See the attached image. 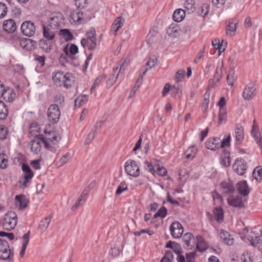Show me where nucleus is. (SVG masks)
<instances>
[{
	"instance_id": "1a4fd4ad",
	"label": "nucleus",
	"mask_w": 262,
	"mask_h": 262,
	"mask_svg": "<svg viewBox=\"0 0 262 262\" xmlns=\"http://www.w3.org/2000/svg\"><path fill=\"white\" fill-rule=\"evenodd\" d=\"M233 169L237 174L244 175L247 170V166L245 161L242 159L235 160L233 164Z\"/></svg>"
},
{
	"instance_id": "c85d7f7f",
	"label": "nucleus",
	"mask_w": 262,
	"mask_h": 262,
	"mask_svg": "<svg viewBox=\"0 0 262 262\" xmlns=\"http://www.w3.org/2000/svg\"><path fill=\"white\" fill-rule=\"evenodd\" d=\"M42 141L39 138H36L31 141L30 149L32 152L37 154L41 150V143Z\"/></svg>"
},
{
	"instance_id": "37998d69",
	"label": "nucleus",
	"mask_w": 262,
	"mask_h": 262,
	"mask_svg": "<svg viewBox=\"0 0 262 262\" xmlns=\"http://www.w3.org/2000/svg\"><path fill=\"white\" fill-rule=\"evenodd\" d=\"M59 34L61 36H63L67 41L72 40L73 39V34L68 29H61Z\"/></svg>"
},
{
	"instance_id": "338daca9",
	"label": "nucleus",
	"mask_w": 262,
	"mask_h": 262,
	"mask_svg": "<svg viewBox=\"0 0 262 262\" xmlns=\"http://www.w3.org/2000/svg\"><path fill=\"white\" fill-rule=\"evenodd\" d=\"M230 141L231 136L229 135L226 139H223L222 141L221 140L220 147L224 148L226 146H229L230 145Z\"/></svg>"
},
{
	"instance_id": "2f4dec72",
	"label": "nucleus",
	"mask_w": 262,
	"mask_h": 262,
	"mask_svg": "<svg viewBox=\"0 0 262 262\" xmlns=\"http://www.w3.org/2000/svg\"><path fill=\"white\" fill-rule=\"evenodd\" d=\"M251 135L255 139L258 146L261 149L262 151V143H261V138L260 134L258 130V129L256 128L254 125L253 126L252 130L251 131Z\"/></svg>"
},
{
	"instance_id": "4be33fe9",
	"label": "nucleus",
	"mask_w": 262,
	"mask_h": 262,
	"mask_svg": "<svg viewBox=\"0 0 262 262\" xmlns=\"http://www.w3.org/2000/svg\"><path fill=\"white\" fill-rule=\"evenodd\" d=\"M238 21H229L226 27V34L227 36H232L235 34V32L238 27Z\"/></svg>"
},
{
	"instance_id": "79ce46f5",
	"label": "nucleus",
	"mask_w": 262,
	"mask_h": 262,
	"mask_svg": "<svg viewBox=\"0 0 262 262\" xmlns=\"http://www.w3.org/2000/svg\"><path fill=\"white\" fill-rule=\"evenodd\" d=\"M252 176L257 181L262 180V168L260 166L256 167L252 173Z\"/></svg>"
},
{
	"instance_id": "49530a36",
	"label": "nucleus",
	"mask_w": 262,
	"mask_h": 262,
	"mask_svg": "<svg viewBox=\"0 0 262 262\" xmlns=\"http://www.w3.org/2000/svg\"><path fill=\"white\" fill-rule=\"evenodd\" d=\"M196 152V147L192 146L188 148L185 151V155L187 159L193 158Z\"/></svg>"
},
{
	"instance_id": "052dcab7",
	"label": "nucleus",
	"mask_w": 262,
	"mask_h": 262,
	"mask_svg": "<svg viewBox=\"0 0 262 262\" xmlns=\"http://www.w3.org/2000/svg\"><path fill=\"white\" fill-rule=\"evenodd\" d=\"M34 60L40 65L41 67H43L45 64L46 57L45 56H39L36 55Z\"/></svg>"
},
{
	"instance_id": "0eeeda50",
	"label": "nucleus",
	"mask_w": 262,
	"mask_h": 262,
	"mask_svg": "<svg viewBox=\"0 0 262 262\" xmlns=\"http://www.w3.org/2000/svg\"><path fill=\"white\" fill-rule=\"evenodd\" d=\"M21 31L22 33L28 37L33 36L35 32V27L34 24L31 21H26L21 25Z\"/></svg>"
},
{
	"instance_id": "a878e982",
	"label": "nucleus",
	"mask_w": 262,
	"mask_h": 262,
	"mask_svg": "<svg viewBox=\"0 0 262 262\" xmlns=\"http://www.w3.org/2000/svg\"><path fill=\"white\" fill-rule=\"evenodd\" d=\"M62 16L61 14L58 15H55L50 18L49 24L48 25L51 27L57 28L58 30V27H60L62 22Z\"/></svg>"
},
{
	"instance_id": "69168bd1",
	"label": "nucleus",
	"mask_w": 262,
	"mask_h": 262,
	"mask_svg": "<svg viewBox=\"0 0 262 262\" xmlns=\"http://www.w3.org/2000/svg\"><path fill=\"white\" fill-rule=\"evenodd\" d=\"M142 233H147L149 235H152L154 234V232L152 230H150L149 229H142L141 230H140V231H136L134 233V235L135 236H140L141 235V234Z\"/></svg>"
},
{
	"instance_id": "4c0bfd02",
	"label": "nucleus",
	"mask_w": 262,
	"mask_h": 262,
	"mask_svg": "<svg viewBox=\"0 0 262 262\" xmlns=\"http://www.w3.org/2000/svg\"><path fill=\"white\" fill-rule=\"evenodd\" d=\"M223 67V62L221 61L217 63L215 73L213 76V78L216 80L217 82H219L222 75V68Z\"/></svg>"
},
{
	"instance_id": "6e6d98bb",
	"label": "nucleus",
	"mask_w": 262,
	"mask_h": 262,
	"mask_svg": "<svg viewBox=\"0 0 262 262\" xmlns=\"http://www.w3.org/2000/svg\"><path fill=\"white\" fill-rule=\"evenodd\" d=\"M241 262H253L252 256L247 252H245L242 255Z\"/></svg>"
},
{
	"instance_id": "393cba45",
	"label": "nucleus",
	"mask_w": 262,
	"mask_h": 262,
	"mask_svg": "<svg viewBox=\"0 0 262 262\" xmlns=\"http://www.w3.org/2000/svg\"><path fill=\"white\" fill-rule=\"evenodd\" d=\"M196 247L200 252H204L208 248V245L205 241L203 237L200 235L197 236L196 237Z\"/></svg>"
},
{
	"instance_id": "a211bd4d",
	"label": "nucleus",
	"mask_w": 262,
	"mask_h": 262,
	"mask_svg": "<svg viewBox=\"0 0 262 262\" xmlns=\"http://www.w3.org/2000/svg\"><path fill=\"white\" fill-rule=\"evenodd\" d=\"M221 140L219 138H211L207 140L205 145L207 148L215 150L220 147Z\"/></svg>"
},
{
	"instance_id": "a18cd8bd",
	"label": "nucleus",
	"mask_w": 262,
	"mask_h": 262,
	"mask_svg": "<svg viewBox=\"0 0 262 262\" xmlns=\"http://www.w3.org/2000/svg\"><path fill=\"white\" fill-rule=\"evenodd\" d=\"M155 166L157 169V171L158 175L160 176H164L166 175L167 171L164 167L163 166H160V161L158 160L155 161Z\"/></svg>"
},
{
	"instance_id": "cd10ccee",
	"label": "nucleus",
	"mask_w": 262,
	"mask_h": 262,
	"mask_svg": "<svg viewBox=\"0 0 262 262\" xmlns=\"http://www.w3.org/2000/svg\"><path fill=\"white\" fill-rule=\"evenodd\" d=\"M119 75V72H118V67H116L113 69V73L106 81V87L107 88H111L116 82Z\"/></svg>"
},
{
	"instance_id": "72a5a7b5",
	"label": "nucleus",
	"mask_w": 262,
	"mask_h": 262,
	"mask_svg": "<svg viewBox=\"0 0 262 262\" xmlns=\"http://www.w3.org/2000/svg\"><path fill=\"white\" fill-rule=\"evenodd\" d=\"M16 204L20 209L26 208L28 205V201L24 195L15 196Z\"/></svg>"
},
{
	"instance_id": "f8f14e48",
	"label": "nucleus",
	"mask_w": 262,
	"mask_h": 262,
	"mask_svg": "<svg viewBox=\"0 0 262 262\" xmlns=\"http://www.w3.org/2000/svg\"><path fill=\"white\" fill-rule=\"evenodd\" d=\"M183 241L185 244L184 247L187 249H191L196 244V240L192 233L187 232L183 237Z\"/></svg>"
},
{
	"instance_id": "c03bdc74",
	"label": "nucleus",
	"mask_w": 262,
	"mask_h": 262,
	"mask_svg": "<svg viewBox=\"0 0 262 262\" xmlns=\"http://www.w3.org/2000/svg\"><path fill=\"white\" fill-rule=\"evenodd\" d=\"M106 76L105 75H101L99 76L95 80L94 83L92 85L91 89V93L95 90L96 88L98 86L100 83L106 78Z\"/></svg>"
},
{
	"instance_id": "ddd939ff",
	"label": "nucleus",
	"mask_w": 262,
	"mask_h": 262,
	"mask_svg": "<svg viewBox=\"0 0 262 262\" xmlns=\"http://www.w3.org/2000/svg\"><path fill=\"white\" fill-rule=\"evenodd\" d=\"M22 170L24 173V181L22 186L23 187H26L27 183L33 178L34 173L29 165L25 163H23L22 165Z\"/></svg>"
},
{
	"instance_id": "5701e85b",
	"label": "nucleus",
	"mask_w": 262,
	"mask_h": 262,
	"mask_svg": "<svg viewBox=\"0 0 262 262\" xmlns=\"http://www.w3.org/2000/svg\"><path fill=\"white\" fill-rule=\"evenodd\" d=\"M235 135L236 143L239 144L244 139V127L240 125H237L235 128Z\"/></svg>"
},
{
	"instance_id": "09e8293b",
	"label": "nucleus",
	"mask_w": 262,
	"mask_h": 262,
	"mask_svg": "<svg viewBox=\"0 0 262 262\" xmlns=\"http://www.w3.org/2000/svg\"><path fill=\"white\" fill-rule=\"evenodd\" d=\"M7 156L5 154H0V168L5 169L8 167Z\"/></svg>"
},
{
	"instance_id": "473e14b6",
	"label": "nucleus",
	"mask_w": 262,
	"mask_h": 262,
	"mask_svg": "<svg viewBox=\"0 0 262 262\" xmlns=\"http://www.w3.org/2000/svg\"><path fill=\"white\" fill-rule=\"evenodd\" d=\"M221 162L225 167H228L230 165V153L226 150H224L221 157Z\"/></svg>"
},
{
	"instance_id": "f704fd0d",
	"label": "nucleus",
	"mask_w": 262,
	"mask_h": 262,
	"mask_svg": "<svg viewBox=\"0 0 262 262\" xmlns=\"http://www.w3.org/2000/svg\"><path fill=\"white\" fill-rule=\"evenodd\" d=\"M11 94L10 91H7L4 89V85L0 81V97H3L4 99L8 102H11L13 100L12 97L9 96Z\"/></svg>"
},
{
	"instance_id": "6ab92c4d",
	"label": "nucleus",
	"mask_w": 262,
	"mask_h": 262,
	"mask_svg": "<svg viewBox=\"0 0 262 262\" xmlns=\"http://www.w3.org/2000/svg\"><path fill=\"white\" fill-rule=\"evenodd\" d=\"M222 191L227 194H232L234 192V187L232 182L230 181H223L221 183Z\"/></svg>"
},
{
	"instance_id": "8fccbe9b",
	"label": "nucleus",
	"mask_w": 262,
	"mask_h": 262,
	"mask_svg": "<svg viewBox=\"0 0 262 262\" xmlns=\"http://www.w3.org/2000/svg\"><path fill=\"white\" fill-rule=\"evenodd\" d=\"M128 189V187L125 182H121L118 186L116 194L118 195H120L123 191H126Z\"/></svg>"
},
{
	"instance_id": "3c124183",
	"label": "nucleus",
	"mask_w": 262,
	"mask_h": 262,
	"mask_svg": "<svg viewBox=\"0 0 262 262\" xmlns=\"http://www.w3.org/2000/svg\"><path fill=\"white\" fill-rule=\"evenodd\" d=\"M167 209L163 206L161 207L157 213H156L154 215L155 218H157L158 217H161L162 218H164L166 216L167 214Z\"/></svg>"
},
{
	"instance_id": "f03ea898",
	"label": "nucleus",
	"mask_w": 262,
	"mask_h": 262,
	"mask_svg": "<svg viewBox=\"0 0 262 262\" xmlns=\"http://www.w3.org/2000/svg\"><path fill=\"white\" fill-rule=\"evenodd\" d=\"M71 74L64 73L61 71H58L53 73L52 79L54 84L57 86H63L69 88L73 84V78Z\"/></svg>"
},
{
	"instance_id": "603ef678",
	"label": "nucleus",
	"mask_w": 262,
	"mask_h": 262,
	"mask_svg": "<svg viewBox=\"0 0 262 262\" xmlns=\"http://www.w3.org/2000/svg\"><path fill=\"white\" fill-rule=\"evenodd\" d=\"M173 258V255L171 251H168L165 256L161 259V262H170Z\"/></svg>"
},
{
	"instance_id": "2eb2a0df",
	"label": "nucleus",
	"mask_w": 262,
	"mask_h": 262,
	"mask_svg": "<svg viewBox=\"0 0 262 262\" xmlns=\"http://www.w3.org/2000/svg\"><path fill=\"white\" fill-rule=\"evenodd\" d=\"M4 30L8 33H12L16 29V24L12 19L5 20L3 24Z\"/></svg>"
},
{
	"instance_id": "aec40b11",
	"label": "nucleus",
	"mask_w": 262,
	"mask_h": 262,
	"mask_svg": "<svg viewBox=\"0 0 262 262\" xmlns=\"http://www.w3.org/2000/svg\"><path fill=\"white\" fill-rule=\"evenodd\" d=\"M83 17V14L79 9L74 10L70 14V21L71 24L79 23Z\"/></svg>"
},
{
	"instance_id": "0e129e2a",
	"label": "nucleus",
	"mask_w": 262,
	"mask_h": 262,
	"mask_svg": "<svg viewBox=\"0 0 262 262\" xmlns=\"http://www.w3.org/2000/svg\"><path fill=\"white\" fill-rule=\"evenodd\" d=\"M196 253L195 252H191L186 254L187 262H195Z\"/></svg>"
},
{
	"instance_id": "412c9836",
	"label": "nucleus",
	"mask_w": 262,
	"mask_h": 262,
	"mask_svg": "<svg viewBox=\"0 0 262 262\" xmlns=\"http://www.w3.org/2000/svg\"><path fill=\"white\" fill-rule=\"evenodd\" d=\"M39 46L43 51L49 53L52 50V41L41 39L39 41Z\"/></svg>"
},
{
	"instance_id": "9b49d317",
	"label": "nucleus",
	"mask_w": 262,
	"mask_h": 262,
	"mask_svg": "<svg viewBox=\"0 0 262 262\" xmlns=\"http://www.w3.org/2000/svg\"><path fill=\"white\" fill-rule=\"evenodd\" d=\"M43 35L44 37L47 40L52 41L55 37L56 34L58 30L57 28H54L47 26H43Z\"/></svg>"
},
{
	"instance_id": "7ed1b4c3",
	"label": "nucleus",
	"mask_w": 262,
	"mask_h": 262,
	"mask_svg": "<svg viewBox=\"0 0 262 262\" xmlns=\"http://www.w3.org/2000/svg\"><path fill=\"white\" fill-rule=\"evenodd\" d=\"M17 221L16 214L12 211L6 213L1 222L4 229L10 231L14 228Z\"/></svg>"
},
{
	"instance_id": "f257e3e1",
	"label": "nucleus",
	"mask_w": 262,
	"mask_h": 262,
	"mask_svg": "<svg viewBox=\"0 0 262 262\" xmlns=\"http://www.w3.org/2000/svg\"><path fill=\"white\" fill-rule=\"evenodd\" d=\"M40 132V128L39 126L36 123H32L30 125L29 129V133L32 136H34L36 137V138H39L42 141L43 143L45 145V146L47 149H50V142H53L56 140L57 137L55 135V133L52 132H47L46 129L44 130V133L45 134H48L49 136H51V138L50 137H46L44 138L42 135L37 134Z\"/></svg>"
},
{
	"instance_id": "423d86ee",
	"label": "nucleus",
	"mask_w": 262,
	"mask_h": 262,
	"mask_svg": "<svg viewBox=\"0 0 262 262\" xmlns=\"http://www.w3.org/2000/svg\"><path fill=\"white\" fill-rule=\"evenodd\" d=\"M48 118L49 121L53 123H57L60 116V111L57 104H51L48 110Z\"/></svg>"
},
{
	"instance_id": "20e7f679",
	"label": "nucleus",
	"mask_w": 262,
	"mask_h": 262,
	"mask_svg": "<svg viewBox=\"0 0 262 262\" xmlns=\"http://www.w3.org/2000/svg\"><path fill=\"white\" fill-rule=\"evenodd\" d=\"M13 255L7 241L0 239V259L11 261L13 259Z\"/></svg>"
},
{
	"instance_id": "680f3d73",
	"label": "nucleus",
	"mask_w": 262,
	"mask_h": 262,
	"mask_svg": "<svg viewBox=\"0 0 262 262\" xmlns=\"http://www.w3.org/2000/svg\"><path fill=\"white\" fill-rule=\"evenodd\" d=\"M185 71L184 70L181 69L177 71L175 76V80L177 83H179L181 81V78L184 76Z\"/></svg>"
},
{
	"instance_id": "ea45409f",
	"label": "nucleus",
	"mask_w": 262,
	"mask_h": 262,
	"mask_svg": "<svg viewBox=\"0 0 262 262\" xmlns=\"http://www.w3.org/2000/svg\"><path fill=\"white\" fill-rule=\"evenodd\" d=\"M227 110L226 108H220L219 114V124L225 123L227 120Z\"/></svg>"
},
{
	"instance_id": "dca6fc26",
	"label": "nucleus",
	"mask_w": 262,
	"mask_h": 262,
	"mask_svg": "<svg viewBox=\"0 0 262 262\" xmlns=\"http://www.w3.org/2000/svg\"><path fill=\"white\" fill-rule=\"evenodd\" d=\"M19 45L22 48L26 50L31 51L35 48L37 43L31 39L22 38L19 41Z\"/></svg>"
},
{
	"instance_id": "7c9ffc66",
	"label": "nucleus",
	"mask_w": 262,
	"mask_h": 262,
	"mask_svg": "<svg viewBox=\"0 0 262 262\" xmlns=\"http://www.w3.org/2000/svg\"><path fill=\"white\" fill-rule=\"evenodd\" d=\"M180 29L176 25H171L167 29V34L171 37H177L180 35Z\"/></svg>"
},
{
	"instance_id": "5fc2aeb1",
	"label": "nucleus",
	"mask_w": 262,
	"mask_h": 262,
	"mask_svg": "<svg viewBox=\"0 0 262 262\" xmlns=\"http://www.w3.org/2000/svg\"><path fill=\"white\" fill-rule=\"evenodd\" d=\"M70 156L71 154L69 152H67L61 157L59 161V163L60 164L59 167L63 166L68 162Z\"/></svg>"
},
{
	"instance_id": "bb28decb",
	"label": "nucleus",
	"mask_w": 262,
	"mask_h": 262,
	"mask_svg": "<svg viewBox=\"0 0 262 262\" xmlns=\"http://www.w3.org/2000/svg\"><path fill=\"white\" fill-rule=\"evenodd\" d=\"M124 23V19L122 17H118L115 19L111 27V31L114 32V35H116L117 32L123 26Z\"/></svg>"
},
{
	"instance_id": "6e6552de",
	"label": "nucleus",
	"mask_w": 262,
	"mask_h": 262,
	"mask_svg": "<svg viewBox=\"0 0 262 262\" xmlns=\"http://www.w3.org/2000/svg\"><path fill=\"white\" fill-rule=\"evenodd\" d=\"M171 235L174 238H180L183 233L182 225L178 222H173L170 227Z\"/></svg>"
},
{
	"instance_id": "c9c22d12",
	"label": "nucleus",
	"mask_w": 262,
	"mask_h": 262,
	"mask_svg": "<svg viewBox=\"0 0 262 262\" xmlns=\"http://www.w3.org/2000/svg\"><path fill=\"white\" fill-rule=\"evenodd\" d=\"M51 222V217L48 216L42 219L39 223L38 229L41 232H45L49 227Z\"/></svg>"
},
{
	"instance_id": "13d9d810",
	"label": "nucleus",
	"mask_w": 262,
	"mask_h": 262,
	"mask_svg": "<svg viewBox=\"0 0 262 262\" xmlns=\"http://www.w3.org/2000/svg\"><path fill=\"white\" fill-rule=\"evenodd\" d=\"M209 12V7L206 4H204L202 5L199 9V14L202 16L203 17H205Z\"/></svg>"
},
{
	"instance_id": "f3484780",
	"label": "nucleus",
	"mask_w": 262,
	"mask_h": 262,
	"mask_svg": "<svg viewBox=\"0 0 262 262\" xmlns=\"http://www.w3.org/2000/svg\"><path fill=\"white\" fill-rule=\"evenodd\" d=\"M227 202L229 205L235 208H243L245 206V203L242 200V198L239 196L235 197H230L227 199Z\"/></svg>"
},
{
	"instance_id": "e2e57ef3",
	"label": "nucleus",
	"mask_w": 262,
	"mask_h": 262,
	"mask_svg": "<svg viewBox=\"0 0 262 262\" xmlns=\"http://www.w3.org/2000/svg\"><path fill=\"white\" fill-rule=\"evenodd\" d=\"M7 13V7L6 5L3 3H0V18H4Z\"/></svg>"
},
{
	"instance_id": "864d4df0",
	"label": "nucleus",
	"mask_w": 262,
	"mask_h": 262,
	"mask_svg": "<svg viewBox=\"0 0 262 262\" xmlns=\"http://www.w3.org/2000/svg\"><path fill=\"white\" fill-rule=\"evenodd\" d=\"M185 8L188 11H193L195 9L194 1L193 0H186L184 3Z\"/></svg>"
},
{
	"instance_id": "de8ad7c7",
	"label": "nucleus",
	"mask_w": 262,
	"mask_h": 262,
	"mask_svg": "<svg viewBox=\"0 0 262 262\" xmlns=\"http://www.w3.org/2000/svg\"><path fill=\"white\" fill-rule=\"evenodd\" d=\"M88 96H79L75 100V105L76 106L80 107L82 104L85 103L88 101Z\"/></svg>"
},
{
	"instance_id": "39448f33",
	"label": "nucleus",
	"mask_w": 262,
	"mask_h": 262,
	"mask_svg": "<svg viewBox=\"0 0 262 262\" xmlns=\"http://www.w3.org/2000/svg\"><path fill=\"white\" fill-rule=\"evenodd\" d=\"M126 173L132 177L137 178L140 175V169L136 161L133 160L127 161L124 165Z\"/></svg>"
},
{
	"instance_id": "a19ab883",
	"label": "nucleus",
	"mask_w": 262,
	"mask_h": 262,
	"mask_svg": "<svg viewBox=\"0 0 262 262\" xmlns=\"http://www.w3.org/2000/svg\"><path fill=\"white\" fill-rule=\"evenodd\" d=\"M213 213L215 219L217 222L221 223L223 221L224 213L223 210L221 208H216L213 211Z\"/></svg>"
},
{
	"instance_id": "c756f323",
	"label": "nucleus",
	"mask_w": 262,
	"mask_h": 262,
	"mask_svg": "<svg viewBox=\"0 0 262 262\" xmlns=\"http://www.w3.org/2000/svg\"><path fill=\"white\" fill-rule=\"evenodd\" d=\"M220 237L225 244L229 246L233 245L234 239L228 232L223 230H221L220 232Z\"/></svg>"
},
{
	"instance_id": "9d476101",
	"label": "nucleus",
	"mask_w": 262,
	"mask_h": 262,
	"mask_svg": "<svg viewBox=\"0 0 262 262\" xmlns=\"http://www.w3.org/2000/svg\"><path fill=\"white\" fill-rule=\"evenodd\" d=\"M256 95V88L254 84L250 83L245 88L243 97L246 100H251Z\"/></svg>"
},
{
	"instance_id": "58836bf2",
	"label": "nucleus",
	"mask_w": 262,
	"mask_h": 262,
	"mask_svg": "<svg viewBox=\"0 0 262 262\" xmlns=\"http://www.w3.org/2000/svg\"><path fill=\"white\" fill-rule=\"evenodd\" d=\"M8 114V109L7 105L4 102L0 101V119H5Z\"/></svg>"
},
{
	"instance_id": "4d7b16f0",
	"label": "nucleus",
	"mask_w": 262,
	"mask_h": 262,
	"mask_svg": "<svg viewBox=\"0 0 262 262\" xmlns=\"http://www.w3.org/2000/svg\"><path fill=\"white\" fill-rule=\"evenodd\" d=\"M96 133L93 130H91V132L88 134L85 139L84 144L85 145L90 144L92 140L95 138Z\"/></svg>"
},
{
	"instance_id": "774afa93",
	"label": "nucleus",
	"mask_w": 262,
	"mask_h": 262,
	"mask_svg": "<svg viewBox=\"0 0 262 262\" xmlns=\"http://www.w3.org/2000/svg\"><path fill=\"white\" fill-rule=\"evenodd\" d=\"M54 101L55 104H61L64 101V98L61 94H57L55 97Z\"/></svg>"
},
{
	"instance_id": "e433bc0d",
	"label": "nucleus",
	"mask_w": 262,
	"mask_h": 262,
	"mask_svg": "<svg viewBox=\"0 0 262 262\" xmlns=\"http://www.w3.org/2000/svg\"><path fill=\"white\" fill-rule=\"evenodd\" d=\"M185 12L182 9H177L173 14V19L176 22L181 21L184 18Z\"/></svg>"
},
{
	"instance_id": "b1692460",
	"label": "nucleus",
	"mask_w": 262,
	"mask_h": 262,
	"mask_svg": "<svg viewBox=\"0 0 262 262\" xmlns=\"http://www.w3.org/2000/svg\"><path fill=\"white\" fill-rule=\"evenodd\" d=\"M237 190L239 194L246 196L250 193V188H249L246 181H243L237 183Z\"/></svg>"
},
{
	"instance_id": "bf43d9fd",
	"label": "nucleus",
	"mask_w": 262,
	"mask_h": 262,
	"mask_svg": "<svg viewBox=\"0 0 262 262\" xmlns=\"http://www.w3.org/2000/svg\"><path fill=\"white\" fill-rule=\"evenodd\" d=\"M7 128L4 125H0V140H4L6 138L7 135Z\"/></svg>"
},
{
	"instance_id": "4468645a",
	"label": "nucleus",
	"mask_w": 262,
	"mask_h": 262,
	"mask_svg": "<svg viewBox=\"0 0 262 262\" xmlns=\"http://www.w3.org/2000/svg\"><path fill=\"white\" fill-rule=\"evenodd\" d=\"M86 35L87 39H88L91 42L89 46V49L90 50H94L96 48L97 45L95 29L93 28H91L86 32Z\"/></svg>"
}]
</instances>
